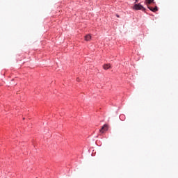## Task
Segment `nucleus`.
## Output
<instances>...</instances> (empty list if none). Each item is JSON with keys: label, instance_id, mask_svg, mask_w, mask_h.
Wrapping results in <instances>:
<instances>
[{"label": "nucleus", "instance_id": "1", "mask_svg": "<svg viewBox=\"0 0 178 178\" xmlns=\"http://www.w3.org/2000/svg\"><path fill=\"white\" fill-rule=\"evenodd\" d=\"M134 8L136 10H145V8H144V6H143L141 4L138 3V4H135L134 6Z\"/></svg>", "mask_w": 178, "mask_h": 178}, {"label": "nucleus", "instance_id": "2", "mask_svg": "<svg viewBox=\"0 0 178 178\" xmlns=\"http://www.w3.org/2000/svg\"><path fill=\"white\" fill-rule=\"evenodd\" d=\"M100 133L104 134L105 131H108V124H105L102 129H99Z\"/></svg>", "mask_w": 178, "mask_h": 178}, {"label": "nucleus", "instance_id": "3", "mask_svg": "<svg viewBox=\"0 0 178 178\" xmlns=\"http://www.w3.org/2000/svg\"><path fill=\"white\" fill-rule=\"evenodd\" d=\"M111 64H104L103 65V69H104V70H108V69H111Z\"/></svg>", "mask_w": 178, "mask_h": 178}, {"label": "nucleus", "instance_id": "4", "mask_svg": "<svg viewBox=\"0 0 178 178\" xmlns=\"http://www.w3.org/2000/svg\"><path fill=\"white\" fill-rule=\"evenodd\" d=\"M148 8L149 9V10H152V12H158V7L157 6H156L155 8L148 6Z\"/></svg>", "mask_w": 178, "mask_h": 178}, {"label": "nucleus", "instance_id": "5", "mask_svg": "<svg viewBox=\"0 0 178 178\" xmlns=\"http://www.w3.org/2000/svg\"><path fill=\"white\" fill-rule=\"evenodd\" d=\"M85 41H91V35H86L85 36Z\"/></svg>", "mask_w": 178, "mask_h": 178}, {"label": "nucleus", "instance_id": "6", "mask_svg": "<svg viewBox=\"0 0 178 178\" xmlns=\"http://www.w3.org/2000/svg\"><path fill=\"white\" fill-rule=\"evenodd\" d=\"M146 1L147 5H149L150 3H154V0H146Z\"/></svg>", "mask_w": 178, "mask_h": 178}, {"label": "nucleus", "instance_id": "7", "mask_svg": "<svg viewBox=\"0 0 178 178\" xmlns=\"http://www.w3.org/2000/svg\"><path fill=\"white\" fill-rule=\"evenodd\" d=\"M117 17H119V15H117Z\"/></svg>", "mask_w": 178, "mask_h": 178}]
</instances>
